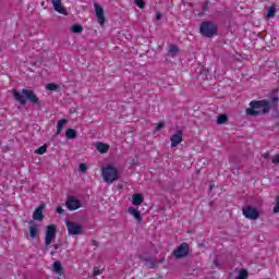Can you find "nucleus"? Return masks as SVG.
I'll list each match as a JSON object with an SVG mask.
<instances>
[{
  "mask_svg": "<svg viewBox=\"0 0 279 279\" xmlns=\"http://www.w3.org/2000/svg\"><path fill=\"white\" fill-rule=\"evenodd\" d=\"M57 213L58 215H62L64 213V209L61 206H59L57 207Z\"/></svg>",
  "mask_w": 279,
  "mask_h": 279,
  "instance_id": "32",
  "label": "nucleus"
},
{
  "mask_svg": "<svg viewBox=\"0 0 279 279\" xmlns=\"http://www.w3.org/2000/svg\"><path fill=\"white\" fill-rule=\"evenodd\" d=\"M180 53V48L175 45H170L168 49V56L170 58H175Z\"/></svg>",
  "mask_w": 279,
  "mask_h": 279,
  "instance_id": "18",
  "label": "nucleus"
},
{
  "mask_svg": "<svg viewBox=\"0 0 279 279\" xmlns=\"http://www.w3.org/2000/svg\"><path fill=\"white\" fill-rule=\"evenodd\" d=\"M250 276V272H247V270L245 269H240L238 272V277L235 279H247Z\"/></svg>",
  "mask_w": 279,
  "mask_h": 279,
  "instance_id": "23",
  "label": "nucleus"
},
{
  "mask_svg": "<svg viewBox=\"0 0 279 279\" xmlns=\"http://www.w3.org/2000/svg\"><path fill=\"white\" fill-rule=\"evenodd\" d=\"M94 10H95L99 25H104V23H106V15L104 14V7L98 3H95Z\"/></svg>",
  "mask_w": 279,
  "mask_h": 279,
  "instance_id": "10",
  "label": "nucleus"
},
{
  "mask_svg": "<svg viewBox=\"0 0 279 279\" xmlns=\"http://www.w3.org/2000/svg\"><path fill=\"white\" fill-rule=\"evenodd\" d=\"M242 213L246 219H251L252 221H255V219H258V209L252 206L244 207L242 209Z\"/></svg>",
  "mask_w": 279,
  "mask_h": 279,
  "instance_id": "8",
  "label": "nucleus"
},
{
  "mask_svg": "<svg viewBox=\"0 0 279 279\" xmlns=\"http://www.w3.org/2000/svg\"><path fill=\"white\" fill-rule=\"evenodd\" d=\"M56 225H50L46 227L45 231V245L49 246L56 241Z\"/></svg>",
  "mask_w": 279,
  "mask_h": 279,
  "instance_id": "6",
  "label": "nucleus"
},
{
  "mask_svg": "<svg viewBox=\"0 0 279 279\" xmlns=\"http://www.w3.org/2000/svg\"><path fill=\"white\" fill-rule=\"evenodd\" d=\"M29 236L31 239H36L38 236V225L34 222L29 223Z\"/></svg>",
  "mask_w": 279,
  "mask_h": 279,
  "instance_id": "17",
  "label": "nucleus"
},
{
  "mask_svg": "<svg viewBox=\"0 0 279 279\" xmlns=\"http://www.w3.org/2000/svg\"><path fill=\"white\" fill-rule=\"evenodd\" d=\"M183 133L182 131H177L174 134H172L170 136V145L171 147H178V145H180V143H182L183 138Z\"/></svg>",
  "mask_w": 279,
  "mask_h": 279,
  "instance_id": "11",
  "label": "nucleus"
},
{
  "mask_svg": "<svg viewBox=\"0 0 279 279\" xmlns=\"http://www.w3.org/2000/svg\"><path fill=\"white\" fill-rule=\"evenodd\" d=\"M119 169L112 163H108L101 168V178L106 184H113L119 180Z\"/></svg>",
  "mask_w": 279,
  "mask_h": 279,
  "instance_id": "3",
  "label": "nucleus"
},
{
  "mask_svg": "<svg viewBox=\"0 0 279 279\" xmlns=\"http://www.w3.org/2000/svg\"><path fill=\"white\" fill-rule=\"evenodd\" d=\"M128 213L138 223H141V221H143V216L141 215V210H138V207L131 206V207L128 208Z\"/></svg>",
  "mask_w": 279,
  "mask_h": 279,
  "instance_id": "12",
  "label": "nucleus"
},
{
  "mask_svg": "<svg viewBox=\"0 0 279 279\" xmlns=\"http://www.w3.org/2000/svg\"><path fill=\"white\" fill-rule=\"evenodd\" d=\"M271 110L268 100H253L250 102V108L246 109L248 117H256L258 114H267Z\"/></svg>",
  "mask_w": 279,
  "mask_h": 279,
  "instance_id": "1",
  "label": "nucleus"
},
{
  "mask_svg": "<svg viewBox=\"0 0 279 279\" xmlns=\"http://www.w3.org/2000/svg\"><path fill=\"white\" fill-rule=\"evenodd\" d=\"M12 95L14 99L19 101V104H21L22 106H25V104H27V99L28 101H31V104H40L38 96H36V93H34V90L32 89H22V92L13 89Z\"/></svg>",
  "mask_w": 279,
  "mask_h": 279,
  "instance_id": "2",
  "label": "nucleus"
},
{
  "mask_svg": "<svg viewBox=\"0 0 279 279\" xmlns=\"http://www.w3.org/2000/svg\"><path fill=\"white\" fill-rule=\"evenodd\" d=\"M69 123V120L61 119L57 122V134H61L62 130H64V125Z\"/></svg>",
  "mask_w": 279,
  "mask_h": 279,
  "instance_id": "19",
  "label": "nucleus"
},
{
  "mask_svg": "<svg viewBox=\"0 0 279 279\" xmlns=\"http://www.w3.org/2000/svg\"><path fill=\"white\" fill-rule=\"evenodd\" d=\"M95 147L100 154H108V151H110V144H106L104 142H96Z\"/></svg>",
  "mask_w": 279,
  "mask_h": 279,
  "instance_id": "15",
  "label": "nucleus"
},
{
  "mask_svg": "<svg viewBox=\"0 0 279 279\" xmlns=\"http://www.w3.org/2000/svg\"><path fill=\"white\" fill-rule=\"evenodd\" d=\"M272 165H279V155L272 157Z\"/></svg>",
  "mask_w": 279,
  "mask_h": 279,
  "instance_id": "31",
  "label": "nucleus"
},
{
  "mask_svg": "<svg viewBox=\"0 0 279 279\" xmlns=\"http://www.w3.org/2000/svg\"><path fill=\"white\" fill-rule=\"evenodd\" d=\"M190 246L187 243H182L174 252L173 255L175 258H184V256H189Z\"/></svg>",
  "mask_w": 279,
  "mask_h": 279,
  "instance_id": "9",
  "label": "nucleus"
},
{
  "mask_svg": "<svg viewBox=\"0 0 279 279\" xmlns=\"http://www.w3.org/2000/svg\"><path fill=\"white\" fill-rule=\"evenodd\" d=\"M226 121H228V116H226V114L218 116V119H217L218 125H223V123H226Z\"/></svg>",
  "mask_w": 279,
  "mask_h": 279,
  "instance_id": "26",
  "label": "nucleus"
},
{
  "mask_svg": "<svg viewBox=\"0 0 279 279\" xmlns=\"http://www.w3.org/2000/svg\"><path fill=\"white\" fill-rule=\"evenodd\" d=\"M43 210H45V204H41L38 208L33 213L34 221H43L45 216H43Z\"/></svg>",
  "mask_w": 279,
  "mask_h": 279,
  "instance_id": "16",
  "label": "nucleus"
},
{
  "mask_svg": "<svg viewBox=\"0 0 279 279\" xmlns=\"http://www.w3.org/2000/svg\"><path fill=\"white\" fill-rule=\"evenodd\" d=\"M270 101H271V104L276 105V104H278L279 99H278V97H272Z\"/></svg>",
  "mask_w": 279,
  "mask_h": 279,
  "instance_id": "33",
  "label": "nucleus"
},
{
  "mask_svg": "<svg viewBox=\"0 0 279 279\" xmlns=\"http://www.w3.org/2000/svg\"><path fill=\"white\" fill-rule=\"evenodd\" d=\"M71 32L73 34H82L84 32V27H82L80 24H75L71 27Z\"/></svg>",
  "mask_w": 279,
  "mask_h": 279,
  "instance_id": "21",
  "label": "nucleus"
},
{
  "mask_svg": "<svg viewBox=\"0 0 279 279\" xmlns=\"http://www.w3.org/2000/svg\"><path fill=\"white\" fill-rule=\"evenodd\" d=\"M46 88H47V90L53 92V90H58V88H60V86L49 83L46 85Z\"/></svg>",
  "mask_w": 279,
  "mask_h": 279,
  "instance_id": "27",
  "label": "nucleus"
},
{
  "mask_svg": "<svg viewBox=\"0 0 279 279\" xmlns=\"http://www.w3.org/2000/svg\"><path fill=\"white\" fill-rule=\"evenodd\" d=\"M52 5L54 11L58 12L59 14H68L66 9L64 8V5H62V0H52Z\"/></svg>",
  "mask_w": 279,
  "mask_h": 279,
  "instance_id": "14",
  "label": "nucleus"
},
{
  "mask_svg": "<svg viewBox=\"0 0 279 279\" xmlns=\"http://www.w3.org/2000/svg\"><path fill=\"white\" fill-rule=\"evenodd\" d=\"M160 19H162V14L157 13V21H160Z\"/></svg>",
  "mask_w": 279,
  "mask_h": 279,
  "instance_id": "35",
  "label": "nucleus"
},
{
  "mask_svg": "<svg viewBox=\"0 0 279 279\" xmlns=\"http://www.w3.org/2000/svg\"><path fill=\"white\" fill-rule=\"evenodd\" d=\"M267 19H274L276 16V7H270L266 13Z\"/></svg>",
  "mask_w": 279,
  "mask_h": 279,
  "instance_id": "24",
  "label": "nucleus"
},
{
  "mask_svg": "<svg viewBox=\"0 0 279 279\" xmlns=\"http://www.w3.org/2000/svg\"><path fill=\"white\" fill-rule=\"evenodd\" d=\"M65 138L70 140V141L77 138V131H75V129H68L65 131Z\"/></svg>",
  "mask_w": 279,
  "mask_h": 279,
  "instance_id": "20",
  "label": "nucleus"
},
{
  "mask_svg": "<svg viewBox=\"0 0 279 279\" xmlns=\"http://www.w3.org/2000/svg\"><path fill=\"white\" fill-rule=\"evenodd\" d=\"M165 128V123L159 122L156 124V132H160V130H162Z\"/></svg>",
  "mask_w": 279,
  "mask_h": 279,
  "instance_id": "29",
  "label": "nucleus"
},
{
  "mask_svg": "<svg viewBox=\"0 0 279 279\" xmlns=\"http://www.w3.org/2000/svg\"><path fill=\"white\" fill-rule=\"evenodd\" d=\"M54 274H62V264L60 262H54L52 265Z\"/></svg>",
  "mask_w": 279,
  "mask_h": 279,
  "instance_id": "22",
  "label": "nucleus"
},
{
  "mask_svg": "<svg viewBox=\"0 0 279 279\" xmlns=\"http://www.w3.org/2000/svg\"><path fill=\"white\" fill-rule=\"evenodd\" d=\"M88 168L86 167V163H81L80 165V171L82 172V173H86V170H87Z\"/></svg>",
  "mask_w": 279,
  "mask_h": 279,
  "instance_id": "30",
  "label": "nucleus"
},
{
  "mask_svg": "<svg viewBox=\"0 0 279 279\" xmlns=\"http://www.w3.org/2000/svg\"><path fill=\"white\" fill-rule=\"evenodd\" d=\"M68 210H77L82 208V201L75 196H69L65 201Z\"/></svg>",
  "mask_w": 279,
  "mask_h": 279,
  "instance_id": "7",
  "label": "nucleus"
},
{
  "mask_svg": "<svg viewBox=\"0 0 279 279\" xmlns=\"http://www.w3.org/2000/svg\"><path fill=\"white\" fill-rule=\"evenodd\" d=\"M135 4L137 8H141V9L145 8V1L143 0H135Z\"/></svg>",
  "mask_w": 279,
  "mask_h": 279,
  "instance_id": "28",
  "label": "nucleus"
},
{
  "mask_svg": "<svg viewBox=\"0 0 279 279\" xmlns=\"http://www.w3.org/2000/svg\"><path fill=\"white\" fill-rule=\"evenodd\" d=\"M201 34L207 38H213L217 34V25L213 22H203L201 24Z\"/></svg>",
  "mask_w": 279,
  "mask_h": 279,
  "instance_id": "4",
  "label": "nucleus"
},
{
  "mask_svg": "<svg viewBox=\"0 0 279 279\" xmlns=\"http://www.w3.org/2000/svg\"><path fill=\"white\" fill-rule=\"evenodd\" d=\"M65 227L71 236L84 234V227L75 221H65Z\"/></svg>",
  "mask_w": 279,
  "mask_h": 279,
  "instance_id": "5",
  "label": "nucleus"
},
{
  "mask_svg": "<svg viewBox=\"0 0 279 279\" xmlns=\"http://www.w3.org/2000/svg\"><path fill=\"white\" fill-rule=\"evenodd\" d=\"M99 274H101V272L99 271V269L96 268V269L94 270V276H99Z\"/></svg>",
  "mask_w": 279,
  "mask_h": 279,
  "instance_id": "34",
  "label": "nucleus"
},
{
  "mask_svg": "<svg viewBox=\"0 0 279 279\" xmlns=\"http://www.w3.org/2000/svg\"><path fill=\"white\" fill-rule=\"evenodd\" d=\"M143 202H145V196L141 193H135L131 196V204H133V207H137L141 206L143 204Z\"/></svg>",
  "mask_w": 279,
  "mask_h": 279,
  "instance_id": "13",
  "label": "nucleus"
},
{
  "mask_svg": "<svg viewBox=\"0 0 279 279\" xmlns=\"http://www.w3.org/2000/svg\"><path fill=\"white\" fill-rule=\"evenodd\" d=\"M35 154L38 156H43L44 154H47V145L40 146L35 150Z\"/></svg>",
  "mask_w": 279,
  "mask_h": 279,
  "instance_id": "25",
  "label": "nucleus"
}]
</instances>
